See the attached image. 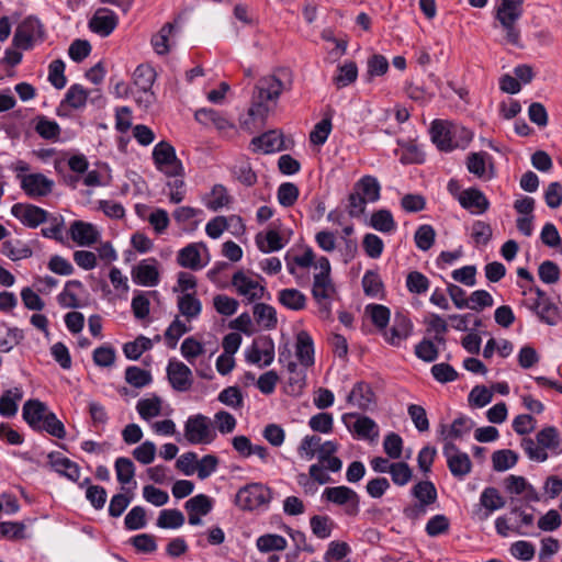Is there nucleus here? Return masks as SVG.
I'll use <instances>...</instances> for the list:
<instances>
[{"label": "nucleus", "mask_w": 562, "mask_h": 562, "mask_svg": "<svg viewBox=\"0 0 562 562\" xmlns=\"http://www.w3.org/2000/svg\"><path fill=\"white\" fill-rule=\"evenodd\" d=\"M271 498L269 487L261 483H251L239 488L235 497V504L243 510H254L269 504Z\"/></svg>", "instance_id": "6e6552de"}, {"label": "nucleus", "mask_w": 562, "mask_h": 562, "mask_svg": "<svg viewBox=\"0 0 562 562\" xmlns=\"http://www.w3.org/2000/svg\"><path fill=\"white\" fill-rule=\"evenodd\" d=\"M448 468L454 477L462 479L471 472L472 462L465 452L453 456L447 461Z\"/></svg>", "instance_id": "37998d69"}, {"label": "nucleus", "mask_w": 562, "mask_h": 562, "mask_svg": "<svg viewBox=\"0 0 562 562\" xmlns=\"http://www.w3.org/2000/svg\"><path fill=\"white\" fill-rule=\"evenodd\" d=\"M117 22L119 19L114 12L106 8H100L90 19L89 27L93 33L105 37L114 31Z\"/></svg>", "instance_id": "f3484780"}, {"label": "nucleus", "mask_w": 562, "mask_h": 562, "mask_svg": "<svg viewBox=\"0 0 562 562\" xmlns=\"http://www.w3.org/2000/svg\"><path fill=\"white\" fill-rule=\"evenodd\" d=\"M2 254L13 261L30 258L33 255L29 245L21 240H5L2 244Z\"/></svg>", "instance_id": "a19ab883"}, {"label": "nucleus", "mask_w": 562, "mask_h": 562, "mask_svg": "<svg viewBox=\"0 0 562 562\" xmlns=\"http://www.w3.org/2000/svg\"><path fill=\"white\" fill-rule=\"evenodd\" d=\"M331 116H325L322 121H319L310 133V140L314 145H323L330 132H331Z\"/></svg>", "instance_id": "052dcab7"}, {"label": "nucleus", "mask_w": 562, "mask_h": 562, "mask_svg": "<svg viewBox=\"0 0 562 562\" xmlns=\"http://www.w3.org/2000/svg\"><path fill=\"white\" fill-rule=\"evenodd\" d=\"M177 262L179 266L191 270H199L203 267L200 251L194 244L186 246L178 252Z\"/></svg>", "instance_id": "e433bc0d"}, {"label": "nucleus", "mask_w": 562, "mask_h": 562, "mask_svg": "<svg viewBox=\"0 0 562 562\" xmlns=\"http://www.w3.org/2000/svg\"><path fill=\"white\" fill-rule=\"evenodd\" d=\"M474 423L471 418L467 416H459L456 418L452 424L447 428L446 426H441V436L445 440L447 439H460L465 434L470 432Z\"/></svg>", "instance_id": "72a5a7b5"}, {"label": "nucleus", "mask_w": 562, "mask_h": 562, "mask_svg": "<svg viewBox=\"0 0 562 562\" xmlns=\"http://www.w3.org/2000/svg\"><path fill=\"white\" fill-rule=\"evenodd\" d=\"M88 99V91L81 85H72L68 89L64 102L72 109L82 108Z\"/></svg>", "instance_id": "69168bd1"}, {"label": "nucleus", "mask_w": 562, "mask_h": 562, "mask_svg": "<svg viewBox=\"0 0 562 562\" xmlns=\"http://www.w3.org/2000/svg\"><path fill=\"white\" fill-rule=\"evenodd\" d=\"M48 460L52 468L59 474L66 476L67 479L74 482H77L79 480L80 468L70 459L63 457L58 452H50L48 454Z\"/></svg>", "instance_id": "393cba45"}, {"label": "nucleus", "mask_w": 562, "mask_h": 562, "mask_svg": "<svg viewBox=\"0 0 562 562\" xmlns=\"http://www.w3.org/2000/svg\"><path fill=\"white\" fill-rule=\"evenodd\" d=\"M184 524V516L179 509H164L157 519V526L165 529H176Z\"/></svg>", "instance_id": "5fc2aeb1"}, {"label": "nucleus", "mask_w": 562, "mask_h": 562, "mask_svg": "<svg viewBox=\"0 0 562 562\" xmlns=\"http://www.w3.org/2000/svg\"><path fill=\"white\" fill-rule=\"evenodd\" d=\"M134 85L139 89V91H151V87L156 79L155 69L149 66L142 64L136 67L133 74Z\"/></svg>", "instance_id": "4c0bfd02"}, {"label": "nucleus", "mask_w": 562, "mask_h": 562, "mask_svg": "<svg viewBox=\"0 0 562 562\" xmlns=\"http://www.w3.org/2000/svg\"><path fill=\"white\" fill-rule=\"evenodd\" d=\"M518 461V454L509 449L497 450L492 454L493 469L497 472L513 468Z\"/></svg>", "instance_id": "c03bdc74"}, {"label": "nucleus", "mask_w": 562, "mask_h": 562, "mask_svg": "<svg viewBox=\"0 0 562 562\" xmlns=\"http://www.w3.org/2000/svg\"><path fill=\"white\" fill-rule=\"evenodd\" d=\"M530 308L541 322L550 326L557 325L561 318L559 307L551 301L549 295L542 300L535 301Z\"/></svg>", "instance_id": "5701e85b"}, {"label": "nucleus", "mask_w": 562, "mask_h": 562, "mask_svg": "<svg viewBox=\"0 0 562 562\" xmlns=\"http://www.w3.org/2000/svg\"><path fill=\"white\" fill-rule=\"evenodd\" d=\"M524 0H501L495 9V20L505 32L506 43L521 47L520 29L517 23L524 13Z\"/></svg>", "instance_id": "39448f33"}, {"label": "nucleus", "mask_w": 562, "mask_h": 562, "mask_svg": "<svg viewBox=\"0 0 562 562\" xmlns=\"http://www.w3.org/2000/svg\"><path fill=\"white\" fill-rule=\"evenodd\" d=\"M436 238V232L431 225L424 224L420 225L414 235L415 244L417 248L423 251L429 250L434 244Z\"/></svg>", "instance_id": "864d4df0"}, {"label": "nucleus", "mask_w": 562, "mask_h": 562, "mask_svg": "<svg viewBox=\"0 0 562 562\" xmlns=\"http://www.w3.org/2000/svg\"><path fill=\"white\" fill-rule=\"evenodd\" d=\"M353 190L358 191L368 202H375L380 199L381 186L373 176H363L358 180Z\"/></svg>", "instance_id": "473e14b6"}, {"label": "nucleus", "mask_w": 562, "mask_h": 562, "mask_svg": "<svg viewBox=\"0 0 562 562\" xmlns=\"http://www.w3.org/2000/svg\"><path fill=\"white\" fill-rule=\"evenodd\" d=\"M460 205L472 213L483 214L490 207V202L484 193L476 188H469L459 194Z\"/></svg>", "instance_id": "a211bd4d"}, {"label": "nucleus", "mask_w": 562, "mask_h": 562, "mask_svg": "<svg viewBox=\"0 0 562 562\" xmlns=\"http://www.w3.org/2000/svg\"><path fill=\"white\" fill-rule=\"evenodd\" d=\"M370 225L382 233H390L395 229L396 224L389 210H379L371 215Z\"/></svg>", "instance_id": "a18cd8bd"}, {"label": "nucleus", "mask_w": 562, "mask_h": 562, "mask_svg": "<svg viewBox=\"0 0 562 562\" xmlns=\"http://www.w3.org/2000/svg\"><path fill=\"white\" fill-rule=\"evenodd\" d=\"M173 29L175 24L168 22L151 37V45L158 55H166L169 53L168 41Z\"/></svg>", "instance_id": "8fccbe9b"}, {"label": "nucleus", "mask_w": 562, "mask_h": 562, "mask_svg": "<svg viewBox=\"0 0 562 562\" xmlns=\"http://www.w3.org/2000/svg\"><path fill=\"white\" fill-rule=\"evenodd\" d=\"M295 356L304 368L314 364V342L311 335L305 330H301L296 335Z\"/></svg>", "instance_id": "4be33fe9"}, {"label": "nucleus", "mask_w": 562, "mask_h": 562, "mask_svg": "<svg viewBox=\"0 0 562 562\" xmlns=\"http://www.w3.org/2000/svg\"><path fill=\"white\" fill-rule=\"evenodd\" d=\"M167 376L171 386L178 392H186L192 385V372L180 361H169Z\"/></svg>", "instance_id": "2eb2a0df"}, {"label": "nucleus", "mask_w": 562, "mask_h": 562, "mask_svg": "<svg viewBox=\"0 0 562 562\" xmlns=\"http://www.w3.org/2000/svg\"><path fill=\"white\" fill-rule=\"evenodd\" d=\"M413 324L403 313H396L393 325L389 331H385V339L393 346H398L412 333Z\"/></svg>", "instance_id": "aec40b11"}, {"label": "nucleus", "mask_w": 562, "mask_h": 562, "mask_svg": "<svg viewBox=\"0 0 562 562\" xmlns=\"http://www.w3.org/2000/svg\"><path fill=\"white\" fill-rule=\"evenodd\" d=\"M285 259H286V268H288L289 273L292 274L293 277H295L297 284L304 285L308 281V278L300 276L297 273L296 267L310 268L313 266L315 268L316 261H315V254H314L313 249L306 248V250L304 251L303 255L295 256L292 259H290L289 257H285Z\"/></svg>", "instance_id": "b1692460"}, {"label": "nucleus", "mask_w": 562, "mask_h": 562, "mask_svg": "<svg viewBox=\"0 0 562 562\" xmlns=\"http://www.w3.org/2000/svg\"><path fill=\"white\" fill-rule=\"evenodd\" d=\"M367 313L370 314L372 323L379 329H385L389 322L391 312L390 308L380 304H370L366 307Z\"/></svg>", "instance_id": "680f3d73"}, {"label": "nucleus", "mask_w": 562, "mask_h": 562, "mask_svg": "<svg viewBox=\"0 0 562 562\" xmlns=\"http://www.w3.org/2000/svg\"><path fill=\"white\" fill-rule=\"evenodd\" d=\"M115 472L121 484H128L135 475V467L131 459L120 457L115 461Z\"/></svg>", "instance_id": "bf43d9fd"}, {"label": "nucleus", "mask_w": 562, "mask_h": 562, "mask_svg": "<svg viewBox=\"0 0 562 562\" xmlns=\"http://www.w3.org/2000/svg\"><path fill=\"white\" fill-rule=\"evenodd\" d=\"M36 133L44 139H56L59 136L60 127L57 122L40 116L35 125Z\"/></svg>", "instance_id": "774afa93"}, {"label": "nucleus", "mask_w": 562, "mask_h": 562, "mask_svg": "<svg viewBox=\"0 0 562 562\" xmlns=\"http://www.w3.org/2000/svg\"><path fill=\"white\" fill-rule=\"evenodd\" d=\"M23 397V391L20 387L7 390L0 396V415L7 418L15 416L18 412V402Z\"/></svg>", "instance_id": "2f4dec72"}, {"label": "nucleus", "mask_w": 562, "mask_h": 562, "mask_svg": "<svg viewBox=\"0 0 562 562\" xmlns=\"http://www.w3.org/2000/svg\"><path fill=\"white\" fill-rule=\"evenodd\" d=\"M151 348V340L145 336L137 337L134 341L126 342L123 351L126 358L137 360L145 351Z\"/></svg>", "instance_id": "09e8293b"}, {"label": "nucleus", "mask_w": 562, "mask_h": 562, "mask_svg": "<svg viewBox=\"0 0 562 562\" xmlns=\"http://www.w3.org/2000/svg\"><path fill=\"white\" fill-rule=\"evenodd\" d=\"M153 160L157 170L167 177H183L184 168L181 160L176 155L175 147L161 140L153 149Z\"/></svg>", "instance_id": "0eeeda50"}, {"label": "nucleus", "mask_w": 562, "mask_h": 562, "mask_svg": "<svg viewBox=\"0 0 562 562\" xmlns=\"http://www.w3.org/2000/svg\"><path fill=\"white\" fill-rule=\"evenodd\" d=\"M323 496L330 503L345 506V514L357 516L359 514L360 497L352 488L340 485L325 488Z\"/></svg>", "instance_id": "1a4fd4ad"}, {"label": "nucleus", "mask_w": 562, "mask_h": 562, "mask_svg": "<svg viewBox=\"0 0 562 562\" xmlns=\"http://www.w3.org/2000/svg\"><path fill=\"white\" fill-rule=\"evenodd\" d=\"M362 288L367 296L376 297L383 291V282L379 273L368 270L362 278Z\"/></svg>", "instance_id": "6e6d98bb"}, {"label": "nucleus", "mask_w": 562, "mask_h": 562, "mask_svg": "<svg viewBox=\"0 0 562 562\" xmlns=\"http://www.w3.org/2000/svg\"><path fill=\"white\" fill-rule=\"evenodd\" d=\"M83 284L79 280H69L65 284V289L58 294L57 301L60 306L66 308H77L80 306L79 300L72 289H82Z\"/></svg>", "instance_id": "79ce46f5"}, {"label": "nucleus", "mask_w": 562, "mask_h": 562, "mask_svg": "<svg viewBox=\"0 0 562 562\" xmlns=\"http://www.w3.org/2000/svg\"><path fill=\"white\" fill-rule=\"evenodd\" d=\"M480 504L485 509V512L480 516V518L484 520L487 519L493 512L503 508L506 502L501 496L497 488L490 486L484 488L481 493Z\"/></svg>", "instance_id": "bb28decb"}, {"label": "nucleus", "mask_w": 562, "mask_h": 562, "mask_svg": "<svg viewBox=\"0 0 562 562\" xmlns=\"http://www.w3.org/2000/svg\"><path fill=\"white\" fill-rule=\"evenodd\" d=\"M389 469L392 481L397 486L406 485L413 477V471L406 462H393Z\"/></svg>", "instance_id": "4d7b16f0"}, {"label": "nucleus", "mask_w": 562, "mask_h": 562, "mask_svg": "<svg viewBox=\"0 0 562 562\" xmlns=\"http://www.w3.org/2000/svg\"><path fill=\"white\" fill-rule=\"evenodd\" d=\"M42 24L35 18L25 19L16 29L13 43L18 48L29 49L41 34Z\"/></svg>", "instance_id": "4468645a"}, {"label": "nucleus", "mask_w": 562, "mask_h": 562, "mask_svg": "<svg viewBox=\"0 0 562 562\" xmlns=\"http://www.w3.org/2000/svg\"><path fill=\"white\" fill-rule=\"evenodd\" d=\"M430 134L432 142L440 150H452L451 145V123L441 120H435L431 123Z\"/></svg>", "instance_id": "a878e982"}, {"label": "nucleus", "mask_w": 562, "mask_h": 562, "mask_svg": "<svg viewBox=\"0 0 562 562\" xmlns=\"http://www.w3.org/2000/svg\"><path fill=\"white\" fill-rule=\"evenodd\" d=\"M132 278L135 283L144 286H155L159 282V271L157 260L149 258L142 260L132 270Z\"/></svg>", "instance_id": "dca6fc26"}, {"label": "nucleus", "mask_w": 562, "mask_h": 562, "mask_svg": "<svg viewBox=\"0 0 562 562\" xmlns=\"http://www.w3.org/2000/svg\"><path fill=\"white\" fill-rule=\"evenodd\" d=\"M292 83L293 76L289 68H280L276 74L259 79L256 100L248 110L249 116L263 120L269 111L266 102L279 99L282 91L291 89Z\"/></svg>", "instance_id": "f257e3e1"}, {"label": "nucleus", "mask_w": 562, "mask_h": 562, "mask_svg": "<svg viewBox=\"0 0 562 562\" xmlns=\"http://www.w3.org/2000/svg\"><path fill=\"white\" fill-rule=\"evenodd\" d=\"M177 305L179 312L188 319L198 317L202 311V304L200 300L196 299L195 292L184 293L183 295L179 296Z\"/></svg>", "instance_id": "f704fd0d"}, {"label": "nucleus", "mask_w": 562, "mask_h": 562, "mask_svg": "<svg viewBox=\"0 0 562 562\" xmlns=\"http://www.w3.org/2000/svg\"><path fill=\"white\" fill-rule=\"evenodd\" d=\"M352 430L361 439L373 441L379 437V427L376 423L368 416L358 417L352 425Z\"/></svg>", "instance_id": "c9c22d12"}, {"label": "nucleus", "mask_w": 562, "mask_h": 562, "mask_svg": "<svg viewBox=\"0 0 562 562\" xmlns=\"http://www.w3.org/2000/svg\"><path fill=\"white\" fill-rule=\"evenodd\" d=\"M251 145L254 150H262L263 153H273L281 150L283 146V139L276 131H269L260 136L252 138Z\"/></svg>", "instance_id": "cd10ccee"}, {"label": "nucleus", "mask_w": 562, "mask_h": 562, "mask_svg": "<svg viewBox=\"0 0 562 562\" xmlns=\"http://www.w3.org/2000/svg\"><path fill=\"white\" fill-rule=\"evenodd\" d=\"M428 278L419 271H411L406 277V288L411 293L423 294L429 289Z\"/></svg>", "instance_id": "0e129e2a"}, {"label": "nucleus", "mask_w": 562, "mask_h": 562, "mask_svg": "<svg viewBox=\"0 0 562 562\" xmlns=\"http://www.w3.org/2000/svg\"><path fill=\"white\" fill-rule=\"evenodd\" d=\"M183 436L190 445H210L217 434L210 417L195 414L186 420Z\"/></svg>", "instance_id": "423d86ee"}, {"label": "nucleus", "mask_w": 562, "mask_h": 562, "mask_svg": "<svg viewBox=\"0 0 562 562\" xmlns=\"http://www.w3.org/2000/svg\"><path fill=\"white\" fill-rule=\"evenodd\" d=\"M315 270L312 296L318 306L321 317L328 319L331 317V300L337 294L328 258L321 257L317 259Z\"/></svg>", "instance_id": "f03ea898"}, {"label": "nucleus", "mask_w": 562, "mask_h": 562, "mask_svg": "<svg viewBox=\"0 0 562 562\" xmlns=\"http://www.w3.org/2000/svg\"><path fill=\"white\" fill-rule=\"evenodd\" d=\"M11 213L21 221L25 226L35 228L47 221L48 213L44 209L33 205L15 203Z\"/></svg>", "instance_id": "ddd939ff"}, {"label": "nucleus", "mask_w": 562, "mask_h": 562, "mask_svg": "<svg viewBox=\"0 0 562 562\" xmlns=\"http://www.w3.org/2000/svg\"><path fill=\"white\" fill-rule=\"evenodd\" d=\"M162 401L158 395L142 398L137 402L136 409L144 420H149L161 414Z\"/></svg>", "instance_id": "58836bf2"}, {"label": "nucleus", "mask_w": 562, "mask_h": 562, "mask_svg": "<svg viewBox=\"0 0 562 562\" xmlns=\"http://www.w3.org/2000/svg\"><path fill=\"white\" fill-rule=\"evenodd\" d=\"M537 442L531 438L521 440V448L527 457L537 462H544L548 459L546 450H550L554 454L562 452V442L559 431L553 426L542 428L536 435Z\"/></svg>", "instance_id": "20e7f679"}, {"label": "nucleus", "mask_w": 562, "mask_h": 562, "mask_svg": "<svg viewBox=\"0 0 562 562\" xmlns=\"http://www.w3.org/2000/svg\"><path fill=\"white\" fill-rule=\"evenodd\" d=\"M490 158L486 151L471 153L467 158V168L469 172L473 173L477 178H491L486 177V159Z\"/></svg>", "instance_id": "49530a36"}, {"label": "nucleus", "mask_w": 562, "mask_h": 562, "mask_svg": "<svg viewBox=\"0 0 562 562\" xmlns=\"http://www.w3.org/2000/svg\"><path fill=\"white\" fill-rule=\"evenodd\" d=\"M71 239L79 246H90L100 237L95 227L83 221H74L69 228Z\"/></svg>", "instance_id": "6ab92c4d"}, {"label": "nucleus", "mask_w": 562, "mask_h": 562, "mask_svg": "<svg viewBox=\"0 0 562 562\" xmlns=\"http://www.w3.org/2000/svg\"><path fill=\"white\" fill-rule=\"evenodd\" d=\"M450 520L446 515L438 514L426 524L425 531L429 537H438L449 531Z\"/></svg>", "instance_id": "338daca9"}, {"label": "nucleus", "mask_w": 562, "mask_h": 562, "mask_svg": "<svg viewBox=\"0 0 562 562\" xmlns=\"http://www.w3.org/2000/svg\"><path fill=\"white\" fill-rule=\"evenodd\" d=\"M125 380L132 386L140 389L151 382V374L147 370L131 366L125 370Z\"/></svg>", "instance_id": "3c124183"}, {"label": "nucleus", "mask_w": 562, "mask_h": 562, "mask_svg": "<svg viewBox=\"0 0 562 562\" xmlns=\"http://www.w3.org/2000/svg\"><path fill=\"white\" fill-rule=\"evenodd\" d=\"M286 540L279 535L268 533L257 539V548L261 552L282 551L286 548Z\"/></svg>", "instance_id": "603ef678"}, {"label": "nucleus", "mask_w": 562, "mask_h": 562, "mask_svg": "<svg viewBox=\"0 0 562 562\" xmlns=\"http://www.w3.org/2000/svg\"><path fill=\"white\" fill-rule=\"evenodd\" d=\"M22 417L35 431H46L58 439H63L66 436L64 424L40 400L26 401L22 408Z\"/></svg>", "instance_id": "7ed1b4c3"}, {"label": "nucleus", "mask_w": 562, "mask_h": 562, "mask_svg": "<svg viewBox=\"0 0 562 562\" xmlns=\"http://www.w3.org/2000/svg\"><path fill=\"white\" fill-rule=\"evenodd\" d=\"M256 244L258 248L266 254L278 251L284 246L280 234L274 229L268 231L265 236L259 233L256 236Z\"/></svg>", "instance_id": "ea45409f"}, {"label": "nucleus", "mask_w": 562, "mask_h": 562, "mask_svg": "<svg viewBox=\"0 0 562 562\" xmlns=\"http://www.w3.org/2000/svg\"><path fill=\"white\" fill-rule=\"evenodd\" d=\"M21 180V188L30 198H41L48 195L54 187L53 180L43 173L18 175Z\"/></svg>", "instance_id": "9b49d317"}, {"label": "nucleus", "mask_w": 562, "mask_h": 562, "mask_svg": "<svg viewBox=\"0 0 562 562\" xmlns=\"http://www.w3.org/2000/svg\"><path fill=\"white\" fill-rule=\"evenodd\" d=\"M278 301L288 310L302 311L306 306L307 299L297 289H282L278 293Z\"/></svg>", "instance_id": "7c9ffc66"}, {"label": "nucleus", "mask_w": 562, "mask_h": 562, "mask_svg": "<svg viewBox=\"0 0 562 562\" xmlns=\"http://www.w3.org/2000/svg\"><path fill=\"white\" fill-rule=\"evenodd\" d=\"M348 402L362 411H369L375 405V394L369 384L358 382L348 395Z\"/></svg>", "instance_id": "412c9836"}, {"label": "nucleus", "mask_w": 562, "mask_h": 562, "mask_svg": "<svg viewBox=\"0 0 562 562\" xmlns=\"http://www.w3.org/2000/svg\"><path fill=\"white\" fill-rule=\"evenodd\" d=\"M252 314L256 323L266 328L273 329L278 324L276 308L266 303H256L252 307Z\"/></svg>", "instance_id": "c756f323"}, {"label": "nucleus", "mask_w": 562, "mask_h": 562, "mask_svg": "<svg viewBox=\"0 0 562 562\" xmlns=\"http://www.w3.org/2000/svg\"><path fill=\"white\" fill-rule=\"evenodd\" d=\"M274 359V344L271 338L263 337L255 340L246 352V360L259 367H268Z\"/></svg>", "instance_id": "f8f14e48"}, {"label": "nucleus", "mask_w": 562, "mask_h": 562, "mask_svg": "<svg viewBox=\"0 0 562 562\" xmlns=\"http://www.w3.org/2000/svg\"><path fill=\"white\" fill-rule=\"evenodd\" d=\"M367 81H371L373 77L383 76L389 70V61L385 56L381 54L372 55L367 63Z\"/></svg>", "instance_id": "e2e57ef3"}, {"label": "nucleus", "mask_w": 562, "mask_h": 562, "mask_svg": "<svg viewBox=\"0 0 562 562\" xmlns=\"http://www.w3.org/2000/svg\"><path fill=\"white\" fill-rule=\"evenodd\" d=\"M358 77V67L355 61H348L338 67V74L334 82L338 88H344L355 82Z\"/></svg>", "instance_id": "de8ad7c7"}, {"label": "nucleus", "mask_w": 562, "mask_h": 562, "mask_svg": "<svg viewBox=\"0 0 562 562\" xmlns=\"http://www.w3.org/2000/svg\"><path fill=\"white\" fill-rule=\"evenodd\" d=\"M412 496L427 507L435 504L438 498V493L435 484L431 481H419L411 490Z\"/></svg>", "instance_id": "c85d7f7f"}, {"label": "nucleus", "mask_w": 562, "mask_h": 562, "mask_svg": "<svg viewBox=\"0 0 562 562\" xmlns=\"http://www.w3.org/2000/svg\"><path fill=\"white\" fill-rule=\"evenodd\" d=\"M299 194L300 191L296 184L292 182H284L278 188V202L284 207H290L295 204Z\"/></svg>", "instance_id": "13d9d810"}, {"label": "nucleus", "mask_w": 562, "mask_h": 562, "mask_svg": "<svg viewBox=\"0 0 562 562\" xmlns=\"http://www.w3.org/2000/svg\"><path fill=\"white\" fill-rule=\"evenodd\" d=\"M232 284L237 293L244 296L248 303L261 300L266 294V286L247 277L243 271L233 274Z\"/></svg>", "instance_id": "9d476101"}]
</instances>
